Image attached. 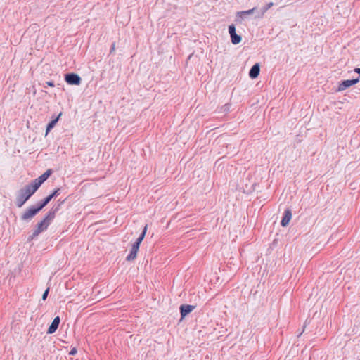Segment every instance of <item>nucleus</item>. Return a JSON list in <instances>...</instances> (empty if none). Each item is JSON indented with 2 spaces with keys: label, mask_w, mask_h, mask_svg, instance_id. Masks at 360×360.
I'll return each instance as SVG.
<instances>
[{
  "label": "nucleus",
  "mask_w": 360,
  "mask_h": 360,
  "mask_svg": "<svg viewBox=\"0 0 360 360\" xmlns=\"http://www.w3.org/2000/svg\"><path fill=\"white\" fill-rule=\"evenodd\" d=\"M292 218V212L290 209H286L284 211L283 218L281 221V225L283 227H285L288 225L290 219Z\"/></svg>",
  "instance_id": "nucleus-9"
},
{
  "label": "nucleus",
  "mask_w": 360,
  "mask_h": 360,
  "mask_svg": "<svg viewBox=\"0 0 360 360\" xmlns=\"http://www.w3.org/2000/svg\"><path fill=\"white\" fill-rule=\"evenodd\" d=\"M61 112L59 113V115L56 117L55 118L52 119L46 125V135H47L51 130L52 129L55 127V125L56 124V123L58 122V120L61 115Z\"/></svg>",
  "instance_id": "nucleus-14"
},
{
  "label": "nucleus",
  "mask_w": 360,
  "mask_h": 360,
  "mask_svg": "<svg viewBox=\"0 0 360 360\" xmlns=\"http://www.w3.org/2000/svg\"><path fill=\"white\" fill-rule=\"evenodd\" d=\"M260 71V67L258 63H255L250 70L249 77L252 79H255L258 77Z\"/></svg>",
  "instance_id": "nucleus-13"
},
{
  "label": "nucleus",
  "mask_w": 360,
  "mask_h": 360,
  "mask_svg": "<svg viewBox=\"0 0 360 360\" xmlns=\"http://www.w3.org/2000/svg\"><path fill=\"white\" fill-rule=\"evenodd\" d=\"M41 210L42 208L38 203L34 205H31L26 210L25 212L21 214L20 219L22 221H30Z\"/></svg>",
  "instance_id": "nucleus-3"
},
{
  "label": "nucleus",
  "mask_w": 360,
  "mask_h": 360,
  "mask_svg": "<svg viewBox=\"0 0 360 360\" xmlns=\"http://www.w3.org/2000/svg\"><path fill=\"white\" fill-rule=\"evenodd\" d=\"M146 231H147V225H146L144 226L142 233H141L139 237L136 239V241L133 245H137V247L139 248L141 243L142 242V240H143V238L145 237Z\"/></svg>",
  "instance_id": "nucleus-16"
},
{
  "label": "nucleus",
  "mask_w": 360,
  "mask_h": 360,
  "mask_svg": "<svg viewBox=\"0 0 360 360\" xmlns=\"http://www.w3.org/2000/svg\"><path fill=\"white\" fill-rule=\"evenodd\" d=\"M195 309V306L190 304H182L180 307V313L182 318L185 317Z\"/></svg>",
  "instance_id": "nucleus-10"
},
{
  "label": "nucleus",
  "mask_w": 360,
  "mask_h": 360,
  "mask_svg": "<svg viewBox=\"0 0 360 360\" xmlns=\"http://www.w3.org/2000/svg\"><path fill=\"white\" fill-rule=\"evenodd\" d=\"M65 81L70 85H79L82 83L81 77L74 72H70L65 75Z\"/></svg>",
  "instance_id": "nucleus-4"
},
{
  "label": "nucleus",
  "mask_w": 360,
  "mask_h": 360,
  "mask_svg": "<svg viewBox=\"0 0 360 360\" xmlns=\"http://www.w3.org/2000/svg\"><path fill=\"white\" fill-rule=\"evenodd\" d=\"M354 71H355L356 72H357V73H360V68H356L354 69Z\"/></svg>",
  "instance_id": "nucleus-24"
},
{
  "label": "nucleus",
  "mask_w": 360,
  "mask_h": 360,
  "mask_svg": "<svg viewBox=\"0 0 360 360\" xmlns=\"http://www.w3.org/2000/svg\"><path fill=\"white\" fill-rule=\"evenodd\" d=\"M49 290H50V288H49V287H48V288L45 290V291L44 292V293L42 294V297H41V298H42V300H46V298H47V297H48V295H49Z\"/></svg>",
  "instance_id": "nucleus-21"
},
{
  "label": "nucleus",
  "mask_w": 360,
  "mask_h": 360,
  "mask_svg": "<svg viewBox=\"0 0 360 360\" xmlns=\"http://www.w3.org/2000/svg\"><path fill=\"white\" fill-rule=\"evenodd\" d=\"M139 248L137 247V245H132L130 252L127 256L126 259L127 261L134 260L136 257Z\"/></svg>",
  "instance_id": "nucleus-15"
},
{
  "label": "nucleus",
  "mask_w": 360,
  "mask_h": 360,
  "mask_svg": "<svg viewBox=\"0 0 360 360\" xmlns=\"http://www.w3.org/2000/svg\"><path fill=\"white\" fill-rule=\"evenodd\" d=\"M77 353V349L76 347H72L71 350L69 352V355L75 356Z\"/></svg>",
  "instance_id": "nucleus-22"
},
{
  "label": "nucleus",
  "mask_w": 360,
  "mask_h": 360,
  "mask_svg": "<svg viewBox=\"0 0 360 360\" xmlns=\"http://www.w3.org/2000/svg\"><path fill=\"white\" fill-rule=\"evenodd\" d=\"M255 10V8H253L252 9H250V10H247V11H238L236 13V21L237 22H241L244 17L245 15H250V14H252L254 13Z\"/></svg>",
  "instance_id": "nucleus-11"
},
{
  "label": "nucleus",
  "mask_w": 360,
  "mask_h": 360,
  "mask_svg": "<svg viewBox=\"0 0 360 360\" xmlns=\"http://www.w3.org/2000/svg\"><path fill=\"white\" fill-rule=\"evenodd\" d=\"M230 37L233 44H238L241 41V37L240 35H238L236 33H234V34Z\"/></svg>",
  "instance_id": "nucleus-17"
},
{
  "label": "nucleus",
  "mask_w": 360,
  "mask_h": 360,
  "mask_svg": "<svg viewBox=\"0 0 360 360\" xmlns=\"http://www.w3.org/2000/svg\"><path fill=\"white\" fill-rule=\"evenodd\" d=\"M229 33L230 34V36L234 34L236 32V27L234 25H231L229 26Z\"/></svg>",
  "instance_id": "nucleus-20"
},
{
  "label": "nucleus",
  "mask_w": 360,
  "mask_h": 360,
  "mask_svg": "<svg viewBox=\"0 0 360 360\" xmlns=\"http://www.w3.org/2000/svg\"><path fill=\"white\" fill-rule=\"evenodd\" d=\"M61 189L60 188H57L52 191L49 195L45 197L44 199L37 202V203L41 206L43 209L45 206L48 205V203L53 199L58 197L60 194Z\"/></svg>",
  "instance_id": "nucleus-5"
},
{
  "label": "nucleus",
  "mask_w": 360,
  "mask_h": 360,
  "mask_svg": "<svg viewBox=\"0 0 360 360\" xmlns=\"http://www.w3.org/2000/svg\"><path fill=\"white\" fill-rule=\"evenodd\" d=\"M230 104L227 103V104H225L223 107H222V109H223V111L224 112H228L230 110Z\"/></svg>",
  "instance_id": "nucleus-23"
},
{
  "label": "nucleus",
  "mask_w": 360,
  "mask_h": 360,
  "mask_svg": "<svg viewBox=\"0 0 360 360\" xmlns=\"http://www.w3.org/2000/svg\"><path fill=\"white\" fill-rule=\"evenodd\" d=\"M60 322V317L58 316H56L53 319V321L51 322V325L49 326L46 333L47 334L54 333L56 331V330L58 329Z\"/></svg>",
  "instance_id": "nucleus-8"
},
{
  "label": "nucleus",
  "mask_w": 360,
  "mask_h": 360,
  "mask_svg": "<svg viewBox=\"0 0 360 360\" xmlns=\"http://www.w3.org/2000/svg\"><path fill=\"white\" fill-rule=\"evenodd\" d=\"M274 5L273 2H269L262 9V15H263Z\"/></svg>",
  "instance_id": "nucleus-18"
},
{
  "label": "nucleus",
  "mask_w": 360,
  "mask_h": 360,
  "mask_svg": "<svg viewBox=\"0 0 360 360\" xmlns=\"http://www.w3.org/2000/svg\"><path fill=\"white\" fill-rule=\"evenodd\" d=\"M52 173L53 170L51 169H49L40 176L32 181L31 182L34 185V186L37 189H39L41 185L49 179V177L52 174Z\"/></svg>",
  "instance_id": "nucleus-6"
},
{
  "label": "nucleus",
  "mask_w": 360,
  "mask_h": 360,
  "mask_svg": "<svg viewBox=\"0 0 360 360\" xmlns=\"http://www.w3.org/2000/svg\"><path fill=\"white\" fill-rule=\"evenodd\" d=\"M67 198H65L63 200L58 199L57 201V204L54 205L48 212L50 214H52V216L54 217H56V213L58 212V210L60 209V207L62 205H63L65 202Z\"/></svg>",
  "instance_id": "nucleus-12"
},
{
  "label": "nucleus",
  "mask_w": 360,
  "mask_h": 360,
  "mask_svg": "<svg viewBox=\"0 0 360 360\" xmlns=\"http://www.w3.org/2000/svg\"><path fill=\"white\" fill-rule=\"evenodd\" d=\"M358 82H359V78L344 80L341 83H340L338 90L339 91H344L346 89L350 87L351 86L356 84V83H358Z\"/></svg>",
  "instance_id": "nucleus-7"
},
{
  "label": "nucleus",
  "mask_w": 360,
  "mask_h": 360,
  "mask_svg": "<svg viewBox=\"0 0 360 360\" xmlns=\"http://www.w3.org/2000/svg\"><path fill=\"white\" fill-rule=\"evenodd\" d=\"M44 88H46L47 86L54 87L55 83L53 81H47L45 83L41 84Z\"/></svg>",
  "instance_id": "nucleus-19"
},
{
  "label": "nucleus",
  "mask_w": 360,
  "mask_h": 360,
  "mask_svg": "<svg viewBox=\"0 0 360 360\" xmlns=\"http://www.w3.org/2000/svg\"><path fill=\"white\" fill-rule=\"evenodd\" d=\"M105 75V70H103V72L101 73V77L104 78Z\"/></svg>",
  "instance_id": "nucleus-25"
},
{
  "label": "nucleus",
  "mask_w": 360,
  "mask_h": 360,
  "mask_svg": "<svg viewBox=\"0 0 360 360\" xmlns=\"http://www.w3.org/2000/svg\"><path fill=\"white\" fill-rule=\"evenodd\" d=\"M54 218L52 214L47 212L44 218L37 224L32 234L28 237V241H31L41 232L46 231Z\"/></svg>",
  "instance_id": "nucleus-2"
},
{
  "label": "nucleus",
  "mask_w": 360,
  "mask_h": 360,
  "mask_svg": "<svg viewBox=\"0 0 360 360\" xmlns=\"http://www.w3.org/2000/svg\"><path fill=\"white\" fill-rule=\"evenodd\" d=\"M109 51H110V53H112V44L110 46Z\"/></svg>",
  "instance_id": "nucleus-26"
},
{
  "label": "nucleus",
  "mask_w": 360,
  "mask_h": 360,
  "mask_svg": "<svg viewBox=\"0 0 360 360\" xmlns=\"http://www.w3.org/2000/svg\"><path fill=\"white\" fill-rule=\"evenodd\" d=\"M37 190L38 189L32 182L25 185L17 193L15 202V205L18 207H22L24 204L37 192Z\"/></svg>",
  "instance_id": "nucleus-1"
}]
</instances>
